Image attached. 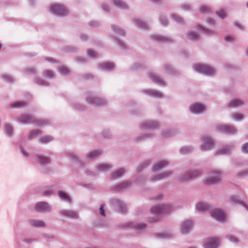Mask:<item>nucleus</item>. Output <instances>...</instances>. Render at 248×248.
Instances as JSON below:
<instances>
[{
    "label": "nucleus",
    "mask_w": 248,
    "mask_h": 248,
    "mask_svg": "<svg viewBox=\"0 0 248 248\" xmlns=\"http://www.w3.org/2000/svg\"><path fill=\"white\" fill-rule=\"evenodd\" d=\"M18 121L22 124L35 123L38 126H43L48 124V121L36 120L32 116L29 114H22L18 118Z\"/></svg>",
    "instance_id": "obj_1"
},
{
    "label": "nucleus",
    "mask_w": 248,
    "mask_h": 248,
    "mask_svg": "<svg viewBox=\"0 0 248 248\" xmlns=\"http://www.w3.org/2000/svg\"><path fill=\"white\" fill-rule=\"evenodd\" d=\"M193 68L196 71L206 75H212L215 72L213 67L200 63L194 65Z\"/></svg>",
    "instance_id": "obj_2"
},
{
    "label": "nucleus",
    "mask_w": 248,
    "mask_h": 248,
    "mask_svg": "<svg viewBox=\"0 0 248 248\" xmlns=\"http://www.w3.org/2000/svg\"><path fill=\"white\" fill-rule=\"evenodd\" d=\"M172 209V206L170 204H159L153 207L151 211L153 214L159 215L169 213Z\"/></svg>",
    "instance_id": "obj_3"
},
{
    "label": "nucleus",
    "mask_w": 248,
    "mask_h": 248,
    "mask_svg": "<svg viewBox=\"0 0 248 248\" xmlns=\"http://www.w3.org/2000/svg\"><path fill=\"white\" fill-rule=\"evenodd\" d=\"M50 11L52 13L59 16H65L68 13V10L65 7L58 4L52 5Z\"/></svg>",
    "instance_id": "obj_4"
},
{
    "label": "nucleus",
    "mask_w": 248,
    "mask_h": 248,
    "mask_svg": "<svg viewBox=\"0 0 248 248\" xmlns=\"http://www.w3.org/2000/svg\"><path fill=\"white\" fill-rule=\"evenodd\" d=\"M216 131L227 134H234L237 131L235 127L231 125H218L216 127Z\"/></svg>",
    "instance_id": "obj_5"
},
{
    "label": "nucleus",
    "mask_w": 248,
    "mask_h": 248,
    "mask_svg": "<svg viewBox=\"0 0 248 248\" xmlns=\"http://www.w3.org/2000/svg\"><path fill=\"white\" fill-rule=\"evenodd\" d=\"M214 145L213 140L208 136L203 137L202 143L200 146V149L202 151H206L212 149Z\"/></svg>",
    "instance_id": "obj_6"
},
{
    "label": "nucleus",
    "mask_w": 248,
    "mask_h": 248,
    "mask_svg": "<svg viewBox=\"0 0 248 248\" xmlns=\"http://www.w3.org/2000/svg\"><path fill=\"white\" fill-rule=\"evenodd\" d=\"M221 175V172L219 170H212L211 176L205 180V183L208 185L215 184L220 180Z\"/></svg>",
    "instance_id": "obj_7"
},
{
    "label": "nucleus",
    "mask_w": 248,
    "mask_h": 248,
    "mask_svg": "<svg viewBox=\"0 0 248 248\" xmlns=\"http://www.w3.org/2000/svg\"><path fill=\"white\" fill-rule=\"evenodd\" d=\"M111 203L116 209L123 213L127 211V207L125 204L122 201L117 199H113L111 201Z\"/></svg>",
    "instance_id": "obj_8"
},
{
    "label": "nucleus",
    "mask_w": 248,
    "mask_h": 248,
    "mask_svg": "<svg viewBox=\"0 0 248 248\" xmlns=\"http://www.w3.org/2000/svg\"><path fill=\"white\" fill-rule=\"evenodd\" d=\"M201 173V171L199 170L187 171L182 176L181 180L183 182L188 181L192 178L200 175Z\"/></svg>",
    "instance_id": "obj_9"
},
{
    "label": "nucleus",
    "mask_w": 248,
    "mask_h": 248,
    "mask_svg": "<svg viewBox=\"0 0 248 248\" xmlns=\"http://www.w3.org/2000/svg\"><path fill=\"white\" fill-rule=\"evenodd\" d=\"M220 243V240L217 237L207 238L204 242V248H216Z\"/></svg>",
    "instance_id": "obj_10"
},
{
    "label": "nucleus",
    "mask_w": 248,
    "mask_h": 248,
    "mask_svg": "<svg viewBox=\"0 0 248 248\" xmlns=\"http://www.w3.org/2000/svg\"><path fill=\"white\" fill-rule=\"evenodd\" d=\"M210 214L212 217L219 221H222L226 218V215L220 209H215L211 211Z\"/></svg>",
    "instance_id": "obj_11"
},
{
    "label": "nucleus",
    "mask_w": 248,
    "mask_h": 248,
    "mask_svg": "<svg viewBox=\"0 0 248 248\" xmlns=\"http://www.w3.org/2000/svg\"><path fill=\"white\" fill-rule=\"evenodd\" d=\"M87 101L90 104L96 106H102L106 103V101L104 99L93 96L88 97Z\"/></svg>",
    "instance_id": "obj_12"
},
{
    "label": "nucleus",
    "mask_w": 248,
    "mask_h": 248,
    "mask_svg": "<svg viewBox=\"0 0 248 248\" xmlns=\"http://www.w3.org/2000/svg\"><path fill=\"white\" fill-rule=\"evenodd\" d=\"M158 125L159 124L157 121H146L142 122L140 126L142 129H154L157 127Z\"/></svg>",
    "instance_id": "obj_13"
},
{
    "label": "nucleus",
    "mask_w": 248,
    "mask_h": 248,
    "mask_svg": "<svg viewBox=\"0 0 248 248\" xmlns=\"http://www.w3.org/2000/svg\"><path fill=\"white\" fill-rule=\"evenodd\" d=\"M35 208L36 210L39 212H49L51 210L50 206L46 202L37 203Z\"/></svg>",
    "instance_id": "obj_14"
},
{
    "label": "nucleus",
    "mask_w": 248,
    "mask_h": 248,
    "mask_svg": "<svg viewBox=\"0 0 248 248\" xmlns=\"http://www.w3.org/2000/svg\"><path fill=\"white\" fill-rule=\"evenodd\" d=\"M123 227L124 228H130L134 229L136 231L142 230L145 228L146 225L145 224H139L135 223L134 222H129L123 225Z\"/></svg>",
    "instance_id": "obj_15"
},
{
    "label": "nucleus",
    "mask_w": 248,
    "mask_h": 248,
    "mask_svg": "<svg viewBox=\"0 0 248 248\" xmlns=\"http://www.w3.org/2000/svg\"><path fill=\"white\" fill-rule=\"evenodd\" d=\"M233 148L234 145L233 144L224 146L222 148L218 150L216 153V155H217L229 154L231 153Z\"/></svg>",
    "instance_id": "obj_16"
},
{
    "label": "nucleus",
    "mask_w": 248,
    "mask_h": 248,
    "mask_svg": "<svg viewBox=\"0 0 248 248\" xmlns=\"http://www.w3.org/2000/svg\"><path fill=\"white\" fill-rule=\"evenodd\" d=\"M61 214L66 217L75 219L78 217V213L73 210H63L61 211Z\"/></svg>",
    "instance_id": "obj_17"
},
{
    "label": "nucleus",
    "mask_w": 248,
    "mask_h": 248,
    "mask_svg": "<svg viewBox=\"0 0 248 248\" xmlns=\"http://www.w3.org/2000/svg\"><path fill=\"white\" fill-rule=\"evenodd\" d=\"M204 109V106L199 103L193 104L190 107V111L194 113H201L203 111Z\"/></svg>",
    "instance_id": "obj_18"
},
{
    "label": "nucleus",
    "mask_w": 248,
    "mask_h": 248,
    "mask_svg": "<svg viewBox=\"0 0 248 248\" xmlns=\"http://www.w3.org/2000/svg\"><path fill=\"white\" fill-rule=\"evenodd\" d=\"M192 227V222L190 220H186L182 224L181 231L183 233L188 232Z\"/></svg>",
    "instance_id": "obj_19"
},
{
    "label": "nucleus",
    "mask_w": 248,
    "mask_h": 248,
    "mask_svg": "<svg viewBox=\"0 0 248 248\" xmlns=\"http://www.w3.org/2000/svg\"><path fill=\"white\" fill-rule=\"evenodd\" d=\"M151 79L155 83L158 84L161 86H165V82L160 77L156 75V74L151 72L149 74Z\"/></svg>",
    "instance_id": "obj_20"
},
{
    "label": "nucleus",
    "mask_w": 248,
    "mask_h": 248,
    "mask_svg": "<svg viewBox=\"0 0 248 248\" xmlns=\"http://www.w3.org/2000/svg\"><path fill=\"white\" fill-rule=\"evenodd\" d=\"M169 162L167 161H161L155 164L153 168L154 171H158L168 166Z\"/></svg>",
    "instance_id": "obj_21"
},
{
    "label": "nucleus",
    "mask_w": 248,
    "mask_h": 248,
    "mask_svg": "<svg viewBox=\"0 0 248 248\" xmlns=\"http://www.w3.org/2000/svg\"><path fill=\"white\" fill-rule=\"evenodd\" d=\"M211 206L204 202H200L197 204L196 209L199 212H206L209 211Z\"/></svg>",
    "instance_id": "obj_22"
},
{
    "label": "nucleus",
    "mask_w": 248,
    "mask_h": 248,
    "mask_svg": "<svg viewBox=\"0 0 248 248\" xmlns=\"http://www.w3.org/2000/svg\"><path fill=\"white\" fill-rule=\"evenodd\" d=\"M152 38L157 41L160 42H170L172 41L170 37L163 36L160 35H153Z\"/></svg>",
    "instance_id": "obj_23"
},
{
    "label": "nucleus",
    "mask_w": 248,
    "mask_h": 248,
    "mask_svg": "<svg viewBox=\"0 0 248 248\" xmlns=\"http://www.w3.org/2000/svg\"><path fill=\"white\" fill-rule=\"evenodd\" d=\"M143 92L149 95H151L154 97H161L163 96V94L161 93L152 89L145 90Z\"/></svg>",
    "instance_id": "obj_24"
},
{
    "label": "nucleus",
    "mask_w": 248,
    "mask_h": 248,
    "mask_svg": "<svg viewBox=\"0 0 248 248\" xmlns=\"http://www.w3.org/2000/svg\"><path fill=\"white\" fill-rule=\"evenodd\" d=\"M112 168V166L109 164L102 163L98 165L96 168L97 171H107Z\"/></svg>",
    "instance_id": "obj_25"
},
{
    "label": "nucleus",
    "mask_w": 248,
    "mask_h": 248,
    "mask_svg": "<svg viewBox=\"0 0 248 248\" xmlns=\"http://www.w3.org/2000/svg\"><path fill=\"white\" fill-rule=\"evenodd\" d=\"M171 172L170 171H167L163 172L160 174L155 176L152 178L153 181L161 180L167 178L171 174Z\"/></svg>",
    "instance_id": "obj_26"
},
{
    "label": "nucleus",
    "mask_w": 248,
    "mask_h": 248,
    "mask_svg": "<svg viewBox=\"0 0 248 248\" xmlns=\"http://www.w3.org/2000/svg\"><path fill=\"white\" fill-rule=\"evenodd\" d=\"M230 201L236 203L238 204H241L243 205V206L247 210H248V205L244 202H243L241 201L238 197L236 195H232V196L230 198Z\"/></svg>",
    "instance_id": "obj_27"
},
{
    "label": "nucleus",
    "mask_w": 248,
    "mask_h": 248,
    "mask_svg": "<svg viewBox=\"0 0 248 248\" xmlns=\"http://www.w3.org/2000/svg\"><path fill=\"white\" fill-rule=\"evenodd\" d=\"M131 184V183L130 182H124L119 184V185L116 186L114 188V190L115 191L124 190L126 188L129 187L130 186Z\"/></svg>",
    "instance_id": "obj_28"
},
{
    "label": "nucleus",
    "mask_w": 248,
    "mask_h": 248,
    "mask_svg": "<svg viewBox=\"0 0 248 248\" xmlns=\"http://www.w3.org/2000/svg\"><path fill=\"white\" fill-rule=\"evenodd\" d=\"M112 3L115 6L122 9L127 8V6L124 2L121 0H112Z\"/></svg>",
    "instance_id": "obj_29"
},
{
    "label": "nucleus",
    "mask_w": 248,
    "mask_h": 248,
    "mask_svg": "<svg viewBox=\"0 0 248 248\" xmlns=\"http://www.w3.org/2000/svg\"><path fill=\"white\" fill-rule=\"evenodd\" d=\"M244 102L239 99H233L231 101L229 104V107L230 108L239 107L243 105Z\"/></svg>",
    "instance_id": "obj_30"
},
{
    "label": "nucleus",
    "mask_w": 248,
    "mask_h": 248,
    "mask_svg": "<svg viewBox=\"0 0 248 248\" xmlns=\"http://www.w3.org/2000/svg\"><path fill=\"white\" fill-rule=\"evenodd\" d=\"M37 161L42 165H46L50 162L49 158L42 155H38L37 157Z\"/></svg>",
    "instance_id": "obj_31"
},
{
    "label": "nucleus",
    "mask_w": 248,
    "mask_h": 248,
    "mask_svg": "<svg viewBox=\"0 0 248 248\" xmlns=\"http://www.w3.org/2000/svg\"><path fill=\"white\" fill-rule=\"evenodd\" d=\"M30 223L31 225L35 227H43L45 226V223L39 220H31Z\"/></svg>",
    "instance_id": "obj_32"
},
{
    "label": "nucleus",
    "mask_w": 248,
    "mask_h": 248,
    "mask_svg": "<svg viewBox=\"0 0 248 248\" xmlns=\"http://www.w3.org/2000/svg\"><path fill=\"white\" fill-rule=\"evenodd\" d=\"M186 38L189 40L196 41L199 39V36L195 32L190 31L187 33Z\"/></svg>",
    "instance_id": "obj_33"
},
{
    "label": "nucleus",
    "mask_w": 248,
    "mask_h": 248,
    "mask_svg": "<svg viewBox=\"0 0 248 248\" xmlns=\"http://www.w3.org/2000/svg\"><path fill=\"white\" fill-rule=\"evenodd\" d=\"M100 68L104 70H110L114 68V64L111 62H104L100 64Z\"/></svg>",
    "instance_id": "obj_34"
},
{
    "label": "nucleus",
    "mask_w": 248,
    "mask_h": 248,
    "mask_svg": "<svg viewBox=\"0 0 248 248\" xmlns=\"http://www.w3.org/2000/svg\"><path fill=\"white\" fill-rule=\"evenodd\" d=\"M101 154L102 152L100 150H95L90 153L88 155V158L90 159H94L101 155Z\"/></svg>",
    "instance_id": "obj_35"
},
{
    "label": "nucleus",
    "mask_w": 248,
    "mask_h": 248,
    "mask_svg": "<svg viewBox=\"0 0 248 248\" xmlns=\"http://www.w3.org/2000/svg\"><path fill=\"white\" fill-rule=\"evenodd\" d=\"M58 194L59 197L61 199L65 202H71V199L70 197L68 196V195L66 193L63 191H59Z\"/></svg>",
    "instance_id": "obj_36"
},
{
    "label": "nucleus",
    "mask_w": 248,
    "mask_h": 248,
    "mask_svg": "<svg viewBox=\"0 0 248 248\" xmlns=\"http://www.w3.org/2000/svg\"><path fill=\"white\" fill-rule=\"evenodd\" d=\"M26 106V103L23 101H16L11 104V107L14 108H21Z\"/></svg>",
    "instance_id": "obj_37"
},
{
    "label": "nucleus",
    "mask_w": 248,
    "mask_h": 248,
    "mask_svg": "<svg viewBox=\"0 0 248 248\" xmlns=\"http://www.w3.org/2000/svg\"><path fill=\"white\" fill-rule=\"evenodd\" d=\"M125 171V170L124 168H121L114 172L112 174V177L113 178L121 177L124 174Z\"/></svg>",
    "instance_id": "obj_38"
},
{
    "label": "nucleus",
    "mask_w": 248,
    "mask_h": 248,
    "mask_svg": "<svg viewBox=\"0 0 248 248\" xmlns=\"http://www.w3.org/2000/svg\"><path fill=\"white\" fill-rule=\"evenodd\" d=\"M135 22L136 24L138 26V27L141 28L142 29H148V25L147 23L143 22L140 19H136Z\"/></svg>",
    "instance_id": "obj_39"
},
{
    "label": "nucleus",
    "mask_w": 248,
    "mask_h": 248,
    "mask_svg": "<svg viewBox=\"0 0 248 248\" xmlns=\"http://www.w3.org/2000/svg\"><path fill=\"white\" fill-rule=\"evenodd\" d=\"M172 19L178 23H184V19L177 14H173L171 16Z\"/></svg>",
    "instance_id": "obj_40"
},
{
    "label": "nucleus",
    "mask_w": 248,
    "mask_h": 248,
    "mask_svg": "<svg viewBox=\"0 0 248 248\" xmlns=\"http://www.w3.org/2000/svg\"><path fill=\"white\" fill-rule=\"evenodd\" d=\"M53 138L51 136H45L42 137L40 139V142L42 143H47L48 142L51 141L53 140Z\"/></svg>",
    "instance_id": "obj_41"
},
{
    "label": "nucleus",
    "mask_w": 248,
    "mask_h": 248,
    "mask_svg": "<svg viewBox=\"0 0 248 248\" xmlns=\"http://www.w3.org/2000/svg\"><path fill=\"white\" fill-rule=\"evenodd\" d=\"M193 149L191 146H184L180 149V152L181 154H185L191 152Z\"/></svg>",
    "instance_id": "obj_42"
},
{
    "label": "nucleus",
    "mask_w": 248,
    "mask_h": 248,
    "mask_svg": "<svg viewBox=\"0 0 248 248\" xmlns=\"http://www.w3.org/2000/svg\"><path fill=\"white\" fill-rule=\"evenodd\" d=\"M111 28L113 31L116 32V33H117L120 35H124V31L119 27L113 25L111 26Z\"/></svg>",
    "instance_id": "obj_43"
},
{
    "label": "nucleus",
    "mask_w": 248,
    "mask_h": 248,
    "mask_svg": "<svg viewBox=\"0 0 248 248\" xmlns=\"http://www.w3.org/2000/svg\"><path fill=\"white\" fill-rule=\"evenodd\" d=\"M5 131L6 134L9 136H12L13 133V127L10 124H6L5 125Z\"/></svg>",
    "instance_id": "obj_44"
},
{
    "label": "nucleus",
    "mask_w": 248,
    "mask_h": 248,
    "mask_svg": "<svg viewBox=\"0 0 248 248\" xmlns=\"http://www.w3.org/2000/svg\"><path fill=\"white\" fill-rule=\"evenodd\" d=\"M155 235L158 238H167L170 237V234L166 232L157 233Z\"/></svg>",
    "instance_id": "obj_45"
},
{
    "label": "nucleus",
    "mask_w": 248,
    "mask_h": 248,
    "mask_svg": "<svg viewBox=\"0 0 248 248\" xmlns=\"http://www.w3.org/2000/svg\"><path fill=\"white\" fill-rule=\"evenodd\" d=\"M41 134V131L39 130H34L31 131L30 133L29 138L30 139H32V138L35 137L39 134Z\"/></svg>",
    "instance_id": "obj_46"
},
{
    "label": "nucleus",
    "mask_w": 248,
    "mask_h": 248,
    "mask_svg": "<svg viewBox=\"0 0 248 248\" xmlns=\"http://www.w3.org/2000/svg\"><path fill=\"white\" fill-rule=\"evenodd\" d=\"M165 70L166 73L171 74H174V73L175 72V70L171 67V66L169 64L165 65Z\"/></svg>",
    "instance_id": "obj_47"
},
{
    "label": "nucleus",
    "mask_w": 248,
    "mask_h": 248,
    "mask_svg": "<svg viewBox=\"0 0 248 248\" xmlns=\"http://www.w3.org/2000/svg\"><path fill=\"white\" fill-rule=\"evenodd\" d=\"M35 83H36L37 84H38L39 85H42V86L48 85V83L46 81L41 78H35Z\"/></svg>",
    "instance_id": "obj_48"
},
{
    "label": "nucleus",
    "mask_w": 248,
    "mask_h": 248,
    "mask_svg": "<svg viewBox=\"0 0 248 248\" xmlns=\"http://www.w3.org/2000/svg\"><path fill=\"white\" fill-rule=\"evenodd\" d=\"M150 164V161H147L145 162H144L143 163H142V164H141L140 165L138 168H137V170L138 171H141L143 168L146 167L147 166H148Z\"/></svg>",
    "instance_id": "obj_49"
},
{
    "label": "nucleus",
    "mask_w": 248,
    "mask_h": 248,
    "mask_svg": "<svg viewBox=\"0 0 248 248\" xmlns=\"http://www.w3.org/2000/svg\"><path fill=\"white\" fill-rule=\"evenodd\" d=\"M44 75L46 77H48L50 78H52L54 76V73H53V72L50 70H47L44 71Z\"/></svg>",
    "instance_id": "obj_50"
},
{
    "label": "nucleus",
    "mask_w": 248,
    "mask_h": 248,
    "mask_svg": "<svg viewBox=\"0 0 248 248\" xmlns=\"http://www.w3.org/2000/svg\"><path fill=\"white\" fill-rule=\"evenodd\" d=\"M59 71L62 75H66L69 72L68 69L64 66L60 67L59 68Z\"/></svg>",
    "instance_id": "obj_51"
},
{
    "label": "nucleus",
    "mask_w": 248,
    "mask_h": 248,
    "mask_svg": "<svg viewBox=\"0 0 248 248\" xmlns=\"http://www.w3.org/2000/svg\"><path fill=\"white\" fill-rule=\"evenodd\" d=\"M226 238L230 241L233 242V243H237L238 241V240L237 238L234 237L233 235H226Z\"/></svg>",
    "instance_id": "obj_52"
},
{
    "label": "nucleus",
    "mask_w": 248,
    "mask_h": 248,
    "mask_svg": "<svg viewBox=\"0 0 248 248\" xmlns=\"http://www.w3.org/2000/svg\"><path fill=\"white\" fill-rule=\"evenodd\" d=\"M3 79L7 82H11L14 81L13 77L8 75H4L2 76Z\"/></svg>",
    "instance_id": "obj_53"
},
{
    "label": "nucleus",
    "mask_w": 248,
    "mask_h": 248,
    "mask_svg": "<svg viewBox=\"0 0 248 248\" xmlns=\"http://www.w3.org/2000/svg\"><path fill=\"white\" fill-rule=\"evenodd\" d=\"M217 14L221 18H224L226 16V12L223 10H220L217 12Z\"/></svg>",
    "instance_id": "obj_54"
},
{
    "label": "nucleus",
    "mask_w": 248,
    "mask_h": 248,
    "mask_svg": "<svg viewBox=\"0 0 248 248\" xmlns=\"http://www.w3.org/2000/svg\"><path fill=\"white\" fill-rule=\"evenodd\" d=\"M87 53L88 56L91 58H95L97 57V54L92 49H88Z\"/></svg>",
    "instance_id": "obj_55"
},
{
    "label": "nucleus",
    "mask_w": 248,
    "mask_h": 248,
    "mask_svg": "<svg viewBox=\"0 0 248 248\" xmlns=\"http://www.w3.org/2000/svg\"><path fill=\"white\" fill-rule=\"evenodd\" d=\"M233 119L235 120L239 121L243 119V115L239 113H235L232 115Z\"/></svg>",
    "instance_id": "obj_56"
},
{
    "label": "nucleus",
    "mask_w": 248,
    "mask_h": 248,
    "mask_svg": "<svg viewBox=\"0 0 248 248\" xmlns=\"http://www.w3.org/2000/svg\"><path fill=\"white\" fill-rule=\"evenodd\" d=\"M241 150L243 153L248 154V142L243 145Z\"/></svg>",
    "instance_id": "obj_57"
},
{
    "label": "nucleus",
    "mask_w": 248,
    "mask_h": 248,
    "mask_svg": "<svg viewBox=\"0 0 248 248\" xmlns=\"http://www.w3.org/2000/svg\"><path fill=\"white\" fill-rule=\"evenodd\" d=\"M53 193V191L50 188H47L45 190L43 193L44 196H49Z\"/></svg>",
    "instance_id": "obj_58"
},
{
    "label": "nucleus",
    "mask_w": 248,
    "mask_h": 248,
    "mask_svg": "<svg viewBox=\"0 0 248 248\" xmlns=\"http://www.w3.org/2000/svg\"><path fill=\"white\" fill-rule=\"evenodd\" d=\"M160 22L161 24L163 26H166L168 24V20L166 17L161 16L160 18Z\"/></svg>",
    "instance_id": "obj_59"
},
{
    "label": "nucleus",
    "mask_w": 248,
    "mask_h": 248,
    "mask_svg": "<svg viewBox=\"0 0 248 248\" xmlns=\"http://www.w3.org/2000/svg\"><path fill=\"white\" fill-rule=\"evenodd\" d=\"M198 28L200 30L203 31L205 33L209 34H212V31L210 30L204 28L201 25H199L198 26Z\"/></svg>",
    "instance_id": "obj_60"
},
{
    "label": "nucleus",
    "mask_w": 248,
    "mask_h": 248,
    "mask_svg": "<svg viewBox=\"0 0 248 248\" xmlns=\"http://www.w3.org/2000/svg\"><path fill=\"white\" fill-rule=\"evenodd\" d=\"M181 8L184 11H189L191 9V7L188 4L182 5Z\"/></svg>",
    "instance_id": "obj_61"
},
{
    "label": "nucleus",
    "mask_w": 248,
    "mask_h": 248,
    "mask_svg": "<svg viewBox=\"0 0 248 248\" xmlns=\"http://www.w3.org/2000/svg\"><path fill=\"white\" fill-rule=\"evenodd\" d=\"M200 11L202 13L208 12L210 11V8L206 6H202L201 7Z\"/></svg>",
    "instance_id": "obj_62"
},
{
    "label": "nucleus",
    "mask_w": 248,
    "mask_h": 248,
    "mask_svg": "<svg viewBox=\"0 0 248 248\" xmlns=\"http://www.w3.org/2000/svg\"><path fill=\"white\" fill-rule=\"evenodd\" d=\"M69 157L71 159L75 160L77 161L78 162H80L79 158L77 157V156L75 154H74L73 153H70L69 154Z\"/></svg>",
    "instance_id": "obj_63"
},
{
    "label": "nucleus",
    "mask_w": 248,
    "mask_h": 248,
    "mask_svg": "<svg viewBox=\"0 0 248 248\" xmlns=\"http://www.w3.org/2000/svg\"><path fill=\"white\" fill-rule=\"evenodd\" d=\"M104 206H105V204H101L100 207V209H99L100 214L102 216H105V211L104 209Z\"/></svg>",
    "instance_id": "obj_64"
}]
</instances>
